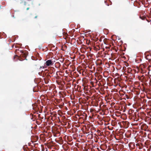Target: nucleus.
Listing matches in <instances>:
<instances>
[{
  "label": "nucleus",
  "instance_id": "f257e3e1",
  "mask_svg": "<svg viewBox=\"0 0 151 151\" xmlns=\"http://www.w3.org/2000/svg\"><path fill=\"white\" fill-rule=\"evenodd\" d=\"M17 51H19L20 53H21L20 55L24 58H26L28 54V52L26 50H19V49L16 50V52Z\"/></svg>",
  "mask_w": 151,
  "mask_h": 151
},
{
  "label": "nucleus",
  "instance_id": "f03ea898",
  "mask_svg": "<svg viewBox=\"0 0 151 151\" xmlns=\"http://www.w3.org/2000/svg\"><path fill=\"white\" fill-rule=\"evenodd\" d=\"M46 64L47 66L52 65L53 64L52 61L51 60H48L46 61Z\"/></svg>",
  "mask_w": 151,
  "mask_h": 151
},
{
  "label": "nucleus",
  "instance_id": "7ed1b4c3",
  "mask_svg": "<svg viewBox=\"0 0 151 151\" xmlns=\"http://www.w3.org/2000/svg\"><path fill=\"white\" fill-rule=\"evenodd\" d=\"M94 48V49L95 50H100V48L96 47V48ZM101 52L102 51L103 52V53H105V54H106L107 53L106 51L105 52H104V48H101Z\"/></svg>",
  "mask_w": 151,
  "mask_h": 151
},
{
  "label": "nucleus",
  "instance_id": "20e7f679",
  "mask_svg": "<svg viewBox=\"0 0 151 151\" xmlns=\"http://www.w3.org/2000/svg\"><path fill=\"white\" fill-rule=\"evenodd\" d=\"M31 139H34V142H35L38 140L39 137L38 136H33L31 137Z\"/></svg>",
  "mask_w": 151,
  "mask_h": 151
},
{
  "label": "nucleus",
  "instance_id": "39448f33",
  "mask_svg": "<svg viewBox=\"0 0 151 151\" xmlns=\"http://www.w3.org/2000/svg\"><path fill=\"white\" fill-rule=\"evenodd\" d=\"M147 126L145 124H143L141 126V128L144 130H145L147 128Z\"/></svg>",
  "mask_w": 151,
  "mask_h": 151
},
{
  "label": "nucleus",
  "instance_id": "423d86ee",
  "mask_svg": "<svg viewBox=\"0 0 151 151\" xmlns=\"http://www.w3.org/2000/svg\"><path fill=\"white\" fill-rule=\"evenodd\" d=\"M86 48H81L80 50L82 53H85L86 51Z\"/></svg>",
  "mask_w": 151,
  "mask_h": 151
},
{
  "label": "nucleus",
  "instance_id": "0eeeda50",
  "mask_svg": "<svg viewBox=\"0 0 151 151\" xmlns=\"http://www.w3.org/2000/svg\"><path fill=\"white\" fill-rule=\"evenodd\" d=\"M111 50H113V52H116L118 50V48H111Z\"/></svg>",
  "mask_w": 151,
  "mask_h": 151
},
{
  "label": "nucleus",
  "instance_id": "6e6552de",
  "mask_svg": "<svg viewBox=\"0 0 151 151\" xmlns=\"http://www.w3.org/2000/svg\"><path fill=\"white\" fill-rule=\"evenodd\" d=\"M111 40H109V39H106V41L105 40H104V43L106 44H107V43H109L110 42H111Z\"/></svg>",
  "mask_w": 151,
  "mask_h": 151
},
{
  "label": "nucleus",
  "instance_id": "1a4fd4ad",
  "mask_svg": "<svg viewBox=\"0 0 151 151\" xmlns=\"http://www.w3.org/2000/svg\"><path fill=\"white\" fill-rule=\"evenodd\" d=\"M120 51H122V52L121 53V54H122L123 55H124V53L123 52V51H125L126 50V48H124V49L123 50L122 49H119Z\"/></svg>",
  "mask_w": 151,
  "mask_h": 151
},
{
  "label": "nucleus",
  "instance_id": "9d476101",
  "mask_svg": "<svg viewBox=\"0 0 151 151\" xmlns=\"http://www.w3.org/2000/svg\"><path fill=\"white\" fill-rule=\"evenodd\" d=\"M39 90V88L37 87H35L34 89H33V91H38Z\"/></svg>",
  "mask_w": 151,
  "mask_h": 151
},
{
  "label": "nucleus",
  "instance_id": "9b49d317",
  "mask_svg": "<svg viewBox=\"0 0 151 151\" xmlns=\"http://www.w3.org/2000/svg\"><path fill=\"white\" fill-rule=\"evenodd\" d=\"M140 18L143 20H144L146 19V17L145 16H140L139 17Z\"/></svg>",
  "mask_w": 151,
  "mask_h": 151
},
{
  "label": "nucleus",
  "instance_id": "f8f14e48",
  "mask_svg": "<svg viewBox=\"0 0 151 151\" xmlns=\"http://www.w3.org/2000/svg\"><path fill=\"white\" fill-rule=\"evenodd\" d=\"M146 53H149V54H148L147 55V57L148 56H149L150 55V56H151V51H148L146 52Z\"/></svg>",
  "mask_w": 151,
  "mask_h": 151
},
{
  "label": "nucleus",
  "instance_id": "ddd939ff",
  "mask_svg": "<svg viewBox=\"0 0 151 151\" xmlns=\"http://www.w3.org/2000/svg\"><path fill=\"white\" fill-rule=\"evenodd\" d=\"M81 58L82 59H84L85 57V55H81Z\"/></svg>",
  "mask_w": 151,
  "mask_h": 151
},
{
  "label": "nucleus",
  "instance_id": "4468645a",
  "mask_svg": "<svg viewBox=\"0 0 151 151\" xmlns=\"http://www.w3.org/2000/svg\"><path fill=\"white\" fill-rule=\"evenodd\" d=\"M49 47H55V46L52 44H50L49 45Z\"/></svg>",
  "mask_w": 151,
  "mask_h": 151
},
{
  "label": "nucleus",
  "instance_id": "2eb2a0df",
  "mask_svg": "<svg viewBox=\"0 0 151 151\" xmlns=\"http://www.w3.org/2000/svg\"><path fill=\"white\" fill-rule=\"evenodd\" d=\"M16 58H19L18 56L16 55L14 57V59Z\"/></svg>",
  "mask_w": 151,
  "mask_h": 151
},
{
  "label": "nucleus",
  "instance_id": "dca6fc26",
  "mask_svg": "<svg viewBox=\"0 0 151 151\" xmlns=\"http://www.w3.org/2000/svg\"><path fill=\"white\" fill-rule=\"evenodd\" d=\"M44 50H45V49H42V50L44 51ZM48 50V48L46 47V48H45V51H46L47 50Z\"/></svg>",
  "mask_w": 151,
  "mask_h": 151
},
{
  "label": "nucleus",
  "instance_id": "f3484780",
  "mask_svg": "<svg viewBox=\"0 0 151 151\" xmlns=\"http://www.w3.org/2000/svg\"><path fill=\"white\" fill-rule=\"evenodd\" d=\"M108 46H105V47H110L111 46V45H109V44H108Z\"/></svg>",
  "mask_w": 151,
  "mask_h": 151
},
{
  "label": "nucleus",
  "instance_id": "a211bd4d",
  "mask_svg": "<svg viewBox=\"0 0 151 151\" xmlns=\"http://www.w3.org/2000/svg\"><path fill=\"white\" fill-rule=\"evenodd\" d=\"M88 48V47H87L86 48V49H88V48H89V50H91V49L92 48Z\"/></svg>",
  "mask_w": 151,
  "mask_h": 151
},
{
  "label": "nucleus",
  "instance_id": "6ab92c4d",
  "mask_svg": "<svg viewBox=\"0 0 151 151\" xmlns=\"http://www.w3.org/2000/svg\"><path fill=\"white\" fill-rule=\"evenodd\" d=\"M38 16L37 15H36V16L35 17V18L36 19L37 18Z\"/></svg>",
  "mask_w": 151,
  "mask_h": 151
},
{
  "label": "nucleus",
  "instance_id": "aec40b11",
  "mask_svg": "<svg viewBox=\"0 0 151 151\" xmlns=\"http://www.w3.org/2000/svg\"><path fill=\"white\" fill-rule=\"evenodd\" d=\"M14 44H13V45H12V47H14Z\"/></svg>",
  "mask_w": 151,
  "mask_h": 151
},
{
  "label": "nucleus",
  "instance_id": "412c9836",
  "mask_svg": "<svg viewBox=\"0 0 151 151\" xmlns=\"http://www.w3.org/2000/svg\"><path fill=\"white\" fill-rule=\"evenodd\" d=\"M29 8L28 7L27 8V10H28L29 9Z\"/></svg>",
  "mask_w": 151,
  "mask_h": 151
},
{
  "label": "nucleus",
  "instance_id": "4be33fe9",
  "mask_svg": "<svg viewBox=\"0 0 151 151\" xmlns=\"http://www.w3.org/2000/svg\"><path fill=\"white\" fill-rule=\"evenodd\" d=\"M110 48L109 47V48H106L107 49H110Z\"/></svg>",
  "mask_w": 151,
  "mask_h": 151
},
{
  "label": "nucleus",
  "instance_id": "5701e85b",
  "mask_svg": "<svg viewBox=\"0 0 151 151\" xmlns=\"http://www.w3.org/2000/svg\"><path fill=\"white\" fill-rule=\"evenodd\" d=\"M64 103H63V104H62V106H63L64 105Z\"/></svg>",
  "mask_w": 151,
  "mask_h": 151
},
{
  "label": "nucleus",
  "instance_id": "b1692460",
  "mask_svg": "<svg viewBox=\"0 0 151 151\" xmlns=\"http://www.w3.org/2000/svg\"><path fill=\"white\" fill-rule=\"evenodd\" d=\"M15 47H18V46H16L15 45Z\"/></svg>",
  "mask_w": 151,
  "mask_h": 151
},
{
  "label": "nucleus",
  "instance_id": "393cba45",
  "mask_svg": "<svg viewBox=\"0 0 151 151\" xmlns=\"http://www.w3.org/2000/svg\"><path fill=\"white\" fill-rule=\"evenodd\" d=\"M64 47H67V46H66V45H65V46Z\"/></svg>",
  "mask_w": 151,
  "mask_h": 151
},
{
  "label": "nucleus",
  "instance_id": "a878e982",
  "mask_svg": "<svg viewBox=\"0 0 151 151\" xmlns=\"http://www.w3.org/2000/svg\"><path fill=\"white\" fill-rule=\"evenodd\" d=\"M19 60H20V61L22 60L21 59H19Z\"/></svg>",
  "mask_w": 151,
  "mask_h": 151
}]
</instances>
